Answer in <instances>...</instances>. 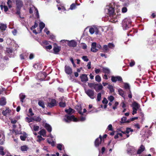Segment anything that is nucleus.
I'll use <instances>...</instances> for the list:
<instances>
[{"instance_id":"nucleus-1","label":"nucleus","mask_w":156,"mask_h":156,"mask_svg":"<svg viewBox=\"0 0 156 156\" xmlns=\"http://www.w3.org/2000/svg\"><path fill=\"white\" fill-rule=\"evenodd\" d=\"M131 21L130 19L125 18L122 21V25L123 29L127 30L131 27Z\"/></svg>"},{"instance_id":"nucleus-2","label":"nucleus","mask_w":156,"mask_h":156,"mask_svg":"<svg viewBox=\"0 0 156 156\" xmlns=\"http://www.w3.org/2000/svg\"><path fill=\"white\" fill-rule=\"evenodd\" d=\"M65 116L66 118H65L64 120L66 122H70L72 121L77 122L79 120L78 119L75 117V116L73 115L70 116L66 115Z\"/></svg>"},{"instance_id":"nucleus-3","label":"nucleus","mask_w":156,"mask_h":156,"mask_svg":"<svg viewBox=\"0 0 156 156\" xmlns=\"http://www.w3.org/2000/svg\"><path fill=\"white\" fill-rule=\"evenodd\" d=\"M47 76V74L45 72H39L37 74V80L42 81L44 80V79Z\"/></svg>"},{"instance_id":"nucleus-4","label":"nucleus","mask_w":156,"mask_h":156,"mask_svg":"<svg viewBox=\"0 0 156 156\" xmlns=\"http://www.w3.org/2000/svg\"><path fill=\"white\" fill-rule=\"evenodd\" d=\"M85 92L86 94L91 99H94V92L91 89H88L85 90Z\"/></svg>"},{"instance_id":"nucleus-5","label":"nucleus","mask_w":156,"mask_h":156,"mask_svg":"<svg viewBox=\"0 0 156 156\" xmlns=\"http://www.w3.org/2000/svg\"><path fill=\"white\" fill-rule=\"evenodd\" d=\"M65 42L67 41L68 42L67 44L70 47L74 48L76 46L77 42L74 40H72L71 41H69L67 40H63Z\"/></svg>"},{"instance_id":"nucleus-6","label":"nucleus","mask_w":156,"mask_h":156,"mask_svg":"<svg viewBox=\"0 0 156 156\" xmlns=\"http://www.w3.org/2000/svg\"><path fill=\"white\" fill-rule=\"evenodd\" d=\"M111 80L112 82H115L117 81L120 82H123L122 78L119 76H112L111 77Z\"/></svg>"},{"instance_id":"nucleus-7","label":"nucleus","mask_w":156,"mask_h":156,"mask_svg":"<svg viewBox=\"0 0 156 156\" xmlns=\"http://www.w3.org/2000/svg\"><path fill=\"white\" fill-rule=\"evenodd\" d=\"M65 71L66 73L68 75H71L73 73L72 68L66 65L65 66Z\"/></svg>"},{"instance_id":"nucleus-8","label":"nucleus","mask_w":156,"mask_h":156,"mask_svg":"<svg viewBox=\"0 0 156 156\" xmlns=\"http://www.w3.org/2000/svg\"><path fill=\"white\" fill-rule=\"evenodd\" d=\"M102 140V137L101 135H100L99 137L97 138L94 142V145L96 147H98L101 144Z\"/></svg>"},{"instance_id":"nucleus-9","label":"nucleus","mask_w":156,"mask_h":156,"mask_svg":"<svg viewBox=\"0 0 156 156\" xmlns=\"http://www.w3.org/2000/svg\"><path fill=\"white\" fill-rule=\"evenodd\" d=\"M54 48L53 50L54 53L55 54H57L60 50V47L58 46L57 44L55 43L53 44Z\"/></svg>"},{"instance_id":"nucleus-10","label":"nucleus","mask_w":156,"mask_h":156,"mask_svg":"<svg viewBox=\"0 0 156 156\" xmlns=\"http://www.w3.org/2000/svg\"><path fill=\"white\" fill-rule=\"evenodd\" d=\"M23 5V3L21 0H16V9H21Z\"/></svg>"},{"instance_id":"nucleus-11","label":"nucleus","mask_w":156,"mask_h":156,"mask_svg":"<svg viewBox=\"0 0 156 156\" xmlns=\"http://www.w3.org/2000/svg\"><path fill=\"white\" fill-rule=\"evenodd\" d=\"M103 87V86L101 84L98 85V84H95L93 88L97 92H98L99 90H102Z\"/></svg>"},{"instance_id":"nucleus-12","label":"nucleus","mask_w":156,"mask_h":156,"mask_svg":"<svg viewBox=\"0 0 156 156\" xmlns=\"http://www.w3.org/2000/svg\"><path fill=\"white\" fill-rule=\"evenodd\" d=\"M108 14L109 16H112L114 15V10L112 7H110L108 9H107Z\"/></svg>"},{"instance_id":"nucleus-13","label":"nucleus","mask_w":156,"mask_h":156,"mask_svg":"<svg viewBox=\"0 0 156 156\" xmlns=\"http://www.w3.org/2000/svg\"><path fill=\"white\" fill-rule=\"evenodd\" d=\"M97 43L96 42H93L91 44V51L94 52H97L98 50L96 48Z\"/></svg>"},{"instance_id":"nucleus-14","label":"nucleus","mask_w":156,"mask_h":156,"mask_svg":"<svg viewBox=\"0 0 156 156\" xmlns=\"http://www.w3.org/2000/svg\"><path fill=\"white\" fill-rule=\"evenodd\" d=\"M82 82H86L88 80L87 75L86 74H82L80 76Z\"/></svg>"},{"instance_id":"nucleus-15","label":"nucleus","mask_w":156,"mask_h":156,"mask_svg":"<svg viewBox=\"0 0 156 156\" xmlns=\"http://www.w3.org/2000/svg\"><path fill=\"white\" fill-rule=\"evenodd\" d=\"M56 105V101L55 99H52L50 102L48 103V106L50 108H52Z\"/></svg>"},{"instance_id":"nucleus-16","label":"nucleus","mask_w":156,"mask_h":156,"mask_svg":"<svg viewBox=\"0 0 156 156\" xmlns=\"http://www.w3.org/2000/svg\"><path fill=\"white\" fill-rule=\"evenodd\" d=\"M6 109L5 110H3L2 112V114L5 116H6L9 115L11 112V110L8 107H6Z\"/></svg>"},{"instance_id":"nucleus-17","label":"nucleus","mask_w":156,"mask_h":156,"mask_svg":"<svg viewBox=\"0 0 156 156\" xmlns=\"http://www.w3.org/2000/svg\"><path fill=\"white\" fill-rule=\"evenodd\" d=\"M7 103L6 99L4 97H2L0 99V105L3 106L6 104Z\"/></svg>"},{"instance_id":"nucleus-18","label":"nucleus","mask_w":156,"mask_h":156,"mask_svg":"<svg viewBox=\"0 0 156 156\" xmlns=\"http://www.w3.org/2000/svg\"><path fill=\"white\" fill-rule=\"evenodd\" d=\"M4 135L1 132H0V144H3L4 141Z\"/></svg>"},{"instance_id":"nucleus-19","label":"nucleus","mask_w":156,"mask_h":156,"mask_svg":"<svg viewBox=\"0 0 156 156\" xmlns=\"http://www.w3.org/2000/svg\"><path fill=\"white\" fill-rule=\"evenodd\" d=\"M145 150V147L143 145H141L137 150V154H141Z\"/></svg>"},{"instance_id":"nucleus-20","label":"nucleus","mask_w":156,"mask_h":156,"mask_svg":"<svg viewBox=\"0 0 156 156\" xmlns=\"http://www.w3.org/2000/svg\"><path fill=\"white\" fill-rule=\"evenodd\" d=\"M132 108H135L138 110L140 107V105L137 102L134 101L132 104Z\"/></svg>"},{"instance_id":"nucleus-21","label":"nucleus","mask_w":156,"mask_h":156,"mask_svg":"<svg viewBox=\"0 0 156 156\" xmlns=\"http://www.w3.org/2000/svg\"><path fill=\"white\" fill-rule=\"evenodd\" d=\"M65 111L69 115H71L75 111L71 108H69L68 109H66Z\"/></svg>"},{"instance_id":"nucleus-22","label":"nucleus","mask_w":156,"mask_h":156,"mask_svg":"<svg viewBox=\"0 0 156 156\" xmlns=\"http://www.w3.org/2000/svg\"><path fill=\"white\" fill-rule=\"evenodd\" d=\"M33 67L36 70H40L42 69L41 65L38 63L34 64L33 66Z\"/></svg>"},{"instance_id":"nucleus-23","label":"nucleus","mask_w":156,"mask_h":156,"mask_svg":"<svg viewBox=\"0 0 156 156\" xmlns=\"http://www.w3.org/2000/svg\"><path fill=\"white\" fill-rule=\"evenodd\" d=\"M75 109L78 112V113L81 115H83V113L81 112L82 107L81 105H77L75 107Z\"/></svg>"},{"instance_id":"nucleus-24","label":"nucleus","mask_w":156,"mask_h":156,"mask_svg":"<svg viewBox=\"0 0 156 156\" xmlns=\"http://www.w3.org/2000/svg\"><path fill=\"white\" fill-rule=\"evenodd\" d=\"M44 127L49 132H51L52 131V128L49 124L46 123L45 124Z\"/></svg>"},{"instance_id":"nucleus-25","label":"nucleus","mask_w":156,"mask_h":156,"mask_svg":"<svg viewBox=\"0 0 156 156\" xmlns=\"http://www.w3.org/2000/svg\"><path fill=\"white\" fill-rule=\"evenodd\" d=\"M7 26L6 24L2 23H0V30L1 31H4L7 28Z\"/></svg>"},{"instance_id":"nucleus-26","label":"nucleus","mask_w":156,"mask_h":156,"mask_svg":"<svg viewBox=\"0 0 156 156\" xmlns=\"http://www.w3.org/2000/svg\"><path fill=\"white\" fill-rule=\"evenodd\" d=\"M126 119L127 118L126 117L124 116L121 119V121L120 122L122 123H128L130 122V121H129V120H126Z\"/></svg>"},{"instance_id":"nucleus-27","label":"nucleus","mask_w":156,"mask_h":156,"mask_svg":"<svg viewBox=\"0 0 156 156\" xmlns=\"http://www.w3.org/2000/svg\"><path fill=\"white\" fill-rule=\"evenodd\" d=\"M26 96L23 93H21L19 95L20 98V101L22 103H23L24 101V100L26 98Z\"/></svg>"},{"instance_id":"nucleus-28","label":"nucleus","mask_w":156,"mask_h":156,"mask_svg":"<svg viewBox=\"0 0 156 156\" xmlns=\"http://www.w3.org/2000/svg\"><path fill=\"white\" fill-rule=\"evenodd\" d=\"M32 119L33 121L37 122H40L42 120V119L40 117V116H34V117H32Z\"/></svg>"},{"instance_id":"nucleus-29","label":"nucleus","mask_w":156,"mask_h":156,"mask_svg":"<svg viewBox=\"0 0 156 156\" xmlns=\"http://www.w3.org/2000/svg\"><path fill=\"white\" fill-rule=\"evenodd\" d=\"M102 70L103 72L105 74H109L110 73L109 69L107 68L103 67Z\"/></svg>"},{"instance_id":"nucleus-30","label":"nucleus","mask_w":156,"mask_h":156,"mask_svg":"<svg viewBox=\"0 0 156 156\" xmlns=\"http://www.w3.org/2000/svg\"><path fill=\"white\" fill-rule=\"evenodd\" d=\"M38 105L39 106L42 107L43 108H45L44 102V101L42 100L39 101L38 102Z\"/></svg>"},{"instance_id":"nucleus-31","label":"nucleus","mask_w":156,"mask_h":156,"mask_svg":"<svg viewBox=\"0 0 156 156\" xmlns=\"http://www.w3.org/2000/svg\"><path fill=\"white\" fill-rule=\"evenodd\" d=\"M38 133L40 134V135L44 136L46 134V131L44 129H42Z\"/></svg>"},{"instance_id":"nucleus-32","label":"nucleus","mask_w":156,"mask_h":156,"mask_svg":"<svg viewBox=\"0 0 156 156\" xmlns=\"http://www.w3.org/2000/svg\"><path fill=\"white\" fill-rule=\"evenodd\" d=\"M119 94L122 96L123 98H125V96L124 95V92L121 89H119L118 90Z\"/></svg>"},{"instance_id":"nucleus-33","label":"nucleus","mask_w":156,"mask_h":156,"mask_svg":"<svg viewBox=\"0 0 156 156\" xmlns=\"http://www.w3.org/2000/svg\"><path fill=\"white\" fill-rule=\"evenodd\" d=\"M108 88L110 90V92L112 93L113 92H114L115 90L113 88V87L111 85H109Z\"/></svg>"},{"instance_id":"nucleus-34","label":"nucleus","mask_w":156,"mask_h":156,"mask_svg":"<svg viewBox=\"0 0 156 156\" xmlns=\"http://www.w3.org/2000/svg\"><path fill=\"white\" fill-rule=\"evenodd\" d=\"M28 149V147L25 145L21 146L20 147V149L23 151H26Z\"/></svg>"},{"instance_id":"nucleus-35","label":"nucleus","mask_w":156,"mask_h":156,"mask_svg":"<svg viewBox=\"0 0 156 156\" xmlns=\"http://www.w3.org/2000/svg\"><path fill=\"white\" fill-rule=\"evenodd\" d=\"M5 153L4 152V148L2 146L0 147V154L3 156L5 155Z\"/></svg>"},{"instance_id":"nucleus-36","label":"nucleus","mask_w":156,"mask_h":156,"mask_svg":"<svg viewBox=\"0 0 156 156\" xmlns=\"http://www.w3.org/2000/svg\"><path fill=\"white\" fill-rule=\"evenodd\" d=\"M108 46L106 45H104L103 47V50L104 52H107L108 50Z\"/></svg>"},{"instance_id":"nucleus-37","label":"nucleus","mask_w":156,"mask_h":156,"mask_svg":"<svg viewBox=\"0 0 156 156\" xmlns=\"http://www.w3.org/2000/svg\"><path fill=\"white\" fill-rule=\"evenodd\" d=\"M59 105L61 107L64 108L66 106V103L61 101L59 103Z\"/></svg>"},{"instance_id":"nucleus-38","label":"nucleus","mask_w":156,"mask_h":156,"mask_svg":"<svg viewBox=\"0 0 156 156\" xmlns=\"http://www.w3.org/2000/svg\"><path fill=\"white\" fill-rule=\"evenodd\" d=\"M64 147L63 144H58L57 146V148L59 150L61 151L62 147Z\"/></svg>"},{"instance_id":"nucleus-39","label":"nucleus","mask_w":156,"mask_h":156,"mask_svg":"<svg viewBox=\"0 0 156 156\" xmlns=\"http://www.w3.org/2000/svg\"><path fill=\"white\" fill-rule=\"evenodd\" d=\"M95 79L96 81L100 82L101 80V77L99 75H97L95 77Z\"/></svg>"},{"instance_id":"nucleus-40","label":"nucleus","mask_w":156,"mask_h":156,"mask_svg":"<svg viewBox=\"0 0 156 156\" xmlns=\"http://www.w3.org/2000/svg\"><path fill=\"white\" fill-rule=\"evenodd\" d=\"M6 51L8 54L12 53L13 50L12 48H6Z\"/></svg>"},{"instance_id":"nucleus-41","label":"nucleus","mask_w":156,"mask_h":156,"mask_svg":"<svg viewBox=\"0 0 156 156\" xmlns=\"http://www.w3.org/2000/svg\"><path fill=\"white\" fill-rule=\"evenodd\" d=\"M101 93H99L98 94L97 98V101H101Z\"/></svg>"},{"instance_id":"nucleus-42","label":"nucleus","mask_w":156,"mask_h":156,"mask_svg":"<svg viewBox=\"0 0 156 156\" xmlns=\"http://www.w3.org/2000/svg\"><path fill=\"white\" fill-rule=\"evenodd\" d=\"M38 138V140H37V141L38 142H40L41 141L44 140V139L43 138L41 135H38L37 136Z\"/></svg>"},{"instance_id":"nucleus-43","label":"nucleus","mask_w":156,"mask_h":156,"mask_svg":"<svg viewBox=\"0 0 156 156\" xmlns=\"http://www.w3.org/2000/svg\"><path fill=\"white\" fill-rule=\"evenodd\" d=\"M119 103L118 102L115 101L114 106L112 107V108L114 110L117 109V107Z\"/></svg>"},{"instance_id":"nucleus-44","label":"nucleus","mask_w":156,"mask_h":156,"mask_svg":"<svg viewBox=\"0 0 156 156\" xmlns=\"http://www.w3.org/2000/svg\"><path fill=\"white\" fill-rule=\"evenodd\" d=\"M38 26V23L36 22V21L34 22V26H33L32 27H31L30 29L32 30L33 29H34L37 27Z\"/></svg>"},{"instance_id":"nucleus-45","label":"nucleus","mask_w":156,"mask_h":156,"mask_svg":"<svg viewBox=\"0 0 156 156\" xmlns=\"http://www.w3.org/2000/svg\"><path fill=\"white\" fill-rule=\"evenodd\" d=\"M108 99L111 102H112L114 100L115 98L113 96L110 95L108 97Z\"/></svg>"},{"instance_id":"nucleus-46","label":"nucleus","mask_w":156,"mask_h":156,"mask_svg":"<svg viewBox=\"0 0 156 156\" xmlns=\"http://www.w3.org/2000/svg\"><path fill=\"white\" fill-rule=\"evenodd\" d=\"M39 27H41V29L44 28L45 27V24L43 22H41L39 24Z\"/></svg>"},{"instance_id":"nucleus-47","label":"nucleus","mask_w":156,"mask_h":156,"mask_svg":"<svg viewBox=\"0 0 156 156\" xmlns=\"http://www.w3.org/2000/svg\"><path fill=\"white\" fill-rule=\"evenodd\" d=\"M107 46L108 48H113L115 47L114 45L113 44L111 43H108Z\"/></svg>"},{"instance_id":"nucleus-48","label":"nucleus","mask_w":156,"mask_h":156,"mask_svg":"<svg viewBox=\"0 0 156 156\" xmlns=\"http://www.w3.org/2000/svg\"><path fill=\"white\" fill-rule=\"evenodd\" d=\"M26 121L28 123H30L33 121V119H32V117L30 119L28 117L26 118Z\"/></svg>"},{"instance_id":"nucleus-49","label":"nucleus","mask_w":156,"mask_h":156,"mask_svg":"<svg viewBox=\"0 0 156 156\" xmlns=\"http://www.w3.org/2000/svg\"><path fill=\"white\" fill-rule=\"evenodd\" d=\"M82 59L85 62H88L89 59L87 56H83L82 57Z\"/></svg>"},{"instance_id":"nucleus-50","label":"nucleus","mask_w":156,"mask_h":156,"mask_svg":"<svg viewBox=\"0 0 156 156\" xmlns=\"http://www.w3.org/2000/svg\"><path fill=\"white\" fill-rule=\"evenodd\" d=\"M76 4L75 3H73L70 6V9L71 10H73L75 9L76 8Z\"/></svg>"},{"instance_id":"nucleus-51","label":"nucleus","mask_w":156,"mask_h":156,"mask_svg":"<svg viewBox=\"0 0 156 156\" xmlns=\"http://www.w3.org/2000/svg\"><path fill=\"white\" fill-rule=\"evenodd\" d=\"M95 83H88V86H89V87L91 88H94V85H95Z\"/></svg>"},{"instance_id":"nucleus-52","label":"nucleus","mask_w":156,"mask_h":156,"mask_svg":"<svg viewBox=\"0 0 156 156\" xmlns=\"http://www.w3.org/2000/svg\"><path fill=\"white\" fill-rule=\"evenodd\" d=\"M89 31L90 33L91 34H93L94 33V32H95V30H94V29L93 28L91 27L90 28Z\"/></svg>"},{"instance_id":"nucleus-53","label":"nucleus","mask_w":156,"mask_h":156,"mask_svg":"<svg viewBox=\"0 0 156 156\" xmlns=\"http://www.w3.org/2000/svg\"><path fill=\"white\" fill-rule=\"evenodd\" d=\"M20 139L22 141H24L27 138V136L26 135L22 136L21 135L20 136Z\"/></svg>"},{"instance_id":"nucleus-54","label":"nucleus","mask_w":156,"mask_h":156,"mask_svg":"<svg viewBox=\"0 0 156 156\" xmlns=\"http://www.w3.org/2000/svg\"><path fill=\"white\" fill-rule=\"evenodd\" d=\"M108 102V101L105 98H104L103 100L102 101V103L103 104H107Z\"/></svg>"},{"instance_id":"nucleus-55","label":"nucleus","mask_w":156,"mask_h":156,"mask_svg":"<svg viewBox=\"0 0 156 156\" xmlns=\"http://www.w3.org/2000/svg\"><path fill=\"white\" fill-rule=\"evenodd\" d=\"M124 88L126 89H129V90L130 89V87L129 84L127 83H125L124 84Z\"/></svg>"},{"instance_id":"nucleus-56","label":"nucleus","mask_w":156,"mask_h":156,"mask_svg":"<svg viewBox=\"0 0 156 156\" xmlns=\"http://www.w3.org/2000/svg\"><path fill=\"white\" fill-rule=\"evenodd\" d=\"M39 127L38 126H34V130L35 131H37L39 129Z\"/></svg>"},{"instance_id":"nucleus-57","label":"nucleus","mask_w":156,"mask_h":156,"mask_svg":"<svg viewBox=\"0 0 156 156\" xmlns=\"http://www.w3.org/2000/svg\"><path fill=\"white\" fill-rule=\"evenodd\" d=\"M29 113L30 114V115L32 116L34 115V113L33 112L31 108H29Z\"/></svg>"},{"instance_id":"nucleus-58","label":"nucleus","mask_w":156,"mask_h":156,"mask_svg":"<svg viewBox=\"0 0 156 156\" xmlns=\"http://www.w3.org/2000/svg\"><path fill=\"white\" fill-rule=\"evenodd\" d=\"M133 109V112L132 114L133 115H134L135 114H136L137 113V111L138 110L136 109L135 108H132Z\"/></svg>"},{"instance_id":"nucleus-59","label":"nucleus","mask_w":156,"mask_h":156,"mask_svg":"<svg viewBox=\"0 0 156 156\" xmlns=\"http://www.w3.org/2000/svg\"><path fill=\"white\" fill-rule=\"evenodd\" d=\"M127 9L126 7H124L122 9V11L123 13H125L127 12Z\"/></svg>"},{"instance_id":"nucleus-60","label":"nucleus","mask_w":156,"mask_h":156,"mask_svg":"<svg viewBox=\"0 0 156 156\" xmlns=\"http://www.w3.org/2000/svg\"><path fill=\"white\" fill-rule=\"evenodd\" d=\"M107 129L108 130L112 131L113 130V128L112 125L111 124H109L108 126Z\"/></svg>"},{"instance_id":"nucleus-61","label":"nucleus","mask_w":156,"mask_h":156,"mask_svg":"<svg viewBox=\"0 0 156 156\" xmlns=\"http://www.w3.org/2000/svg\"><path fill=\"white\" fill-rule=\"evenodd\" d=\"M134 126L135 127V128H137L138 129H140V126L139 125V123H136L135 124H134Z\"/></svg>"},{"instance_id":"nucleus-62","label":"nucleus","mask_w":156,"mask_h":156,"mask_svg":"<svg viewBox=\"0 0 156 156\" xmlns=\"http://www.w3.org/2000/svg\"><path fill=\"white\" fill-rule=\"evenodd\" d=\"M11 123L12 124H15L17 122V120L15 119H10Z\"/></svg>"},{"instance_id":"nucleus-63","label":"nucleus","mask_w":156,"mask_h":156,"mask_svg":"<svg viewBox=\"0 0 156 156\" xmlns=\"http://www.w3.org/2000/svg\"><path fill=\"white\" fill-rule=\"evenodd\" d=\"M138 117H136L131 118L129 120L130 121V122L131 121H133L134 120H135L137 119H138Z\"/></svg>"},{"instance_id":"nucleus-64","label":"nucleus","mask_w":156,"mask_h":156,"mask_svg":"<svg viewBox=\"0 0 156 156\" xmlns=\"http://www.w3.org/2000/svg\"><path fill=\"white\" fill-rule=\"evenodd\" d=\"M128 97L130 98H132V93L130 90H129V94L128 95Z\"/></svg>"}]
</instances>
